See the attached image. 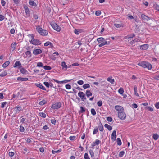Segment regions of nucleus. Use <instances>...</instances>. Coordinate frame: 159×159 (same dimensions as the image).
<instances>
[{"label":"nucleus","mask_w":159,"mask_h":159,"mask_svg":"<svg viewBox=\"0 0 159 159\" xmlns=\"http://www.w3.org/2000/svg\"><path fill=\"white\" fill-rule=\"evenodd\" d=\"M115 109L118 111L121 112L124 111L123 108L119 105L116 106L115 107Z\"/></svg>","instance_id":"nucleus-10"},{"label":"nucleus","mask_w":159,"mask_h":159,"mask_svg":"<svg viewBox=\"0 0 159 159\" xmlns=\"http://www.w3.org/2000/svg\"><path fill=\"white\" fill-rule=\"evenodd\" d=\"M20 71L23 74H26L28 71L24 68H20Z\"/></svg>","instance_id":"nucleus-20"},{"label":"nucleus","mask_w":159,"mask_h":159,"mask_svg":"<svg viewBox=\"0 0 159 159\" xmlns=\"http://www.w3.org/2000/svg\"><path fill=\"white\" fill-rule=\"evenodd\" d=\"M10 62L9 61H6L4 64L2 65V66L4 68H6L9 64Z\"/></svg>","instance_id":"nucleus-31"},{"label":"nucleus","mask_w":159,"mask_h":159,"mask_svg":"<svg viewBox=\"0 0 159 159\" xmlns=\"http://www.w3.org/2000/svg\"><path fill=\"white\" fill-rule=\"evenodd\" d=\"M98 127L99 130L100 131H102L104 129L101 123L98 124Z\"/></svg>","instance_id":"nucleus-30"},{"label":"nucleus","mask_w":159,"mask_h":159,"mask_svg":"<svg viewBox=\"0 0 159 159\" xmlns=\"http://www.w3.org/2000/svg\"><path fill=\"white\" fill-rule=\"evenodd\" d=\"M36 29L38 33L42 36H46L48 34V31L46 30L43 29L39 26H37Z\"/></svg>","instance_id":"nucleus-3"},{"label":"nucleus","mask_w":159,"mask_h":159,"mask_svg":"<svg viewBox=\"0 0 159 159\" xmlns=\"http://www.w3.org/2000/svg\"><path fill=\"white\" fill-rule=\"evenodd\" d=\"M15 109H16V112L20 111L22 110V107L20 106H17V107L15 108Z\"/></svg>","instance_id":"nucleus-36"},{"label":"nucleus","mask_w":159,"mask_h":159,"mask_svg":"<svg viewBox=\"0 0 159 159\" xmlns=\"http://www.w3.org/2000/svg\"><path fill=\"white\" fill-rule=\"evenodd\" d=\"M125 154V152L123 151H122L120 152L119 154V156L120 157H122Z\"/></svg>","instance_id":"nucleus-49"},{"label":"nucleus","mask_w":159,"mask_h":159,"mask_svg":"<svg viewBox=\"0 0 159 159\" xmlns=\"http://www.w3.org/2000/svg\"><path fill=\"white\" fill-rule=\"evenodd\" d=\"M110 44V42H109L108 43L106 40H104L102 43L99 45L98 46L99 47H101L107 44L109 45Z\"/></svg>","instance_id":"nucleus-19"},{"label":"nucleus","mask_w":159,"mask_h":159,"mask_svg":"<svg viewBox=\"0 0 159 159\" xmlns=\"http://www.w3.org/2000/svg\"><path fill=\"white\" fill-rule=\"evenodd\" d=\"M101 143V141L98 139H96L95 142H93L91 144V146L94 147L96 145H98Z\"/></svg>","instance_id":"nucleus-18"},{"label":"nucleus","mask_w":159,"mask_h":159,"mask_svg":"<svg viewBox=\"0 0 159 159\" xmlns=\"http://www.w3.org/2000/svg\"><path fill=\"white\" fill-rule=\"evenodd\" d=\"M77 83L80 85H82L84 84V82L83 80H80L77 81Z\"/></svg>","instance_id":"nucleus-56"},{"label":"nucleus","mask_w":159,"mask_h":159,"mask_svg":"<svg viewBox=\"0 0 159 159\" xmlns=\"http://www.w3.org/2000/svg\"><path fill=\"white\" fill-rule=\"evenodd\" d=\"M85 94L88 98L90 96H91L92 95V94L90 91L88 90L86 91Z\"/></svg>","instance_id":"nucleus-24"},{"label":"nucleus","mask_w":159,"mask_h":159,"mask_svg":"<svg viewBox=\"0 0 159 159\" xmlns=\"http://www.w3.org/2000/svg\"><path fill=\"white\" fill-rule=\"evenodd\" d=\"M25 54L26 55V56L25 57V55L24 56V57L25 58L27 56L28 57H31V53L30 51H27L25 52Z\"/></svg>","instance_id":"nucleus-26"},{"label":"nucleus","mask_w":159,"mask_h":159,"mask_svg":"<svg viewBox=\"0 0 159 159\" xmlns=\"http://www.w3.org/2000/svg\"><path fill=\"white\" fill-rule=\"evenodd\" d=\"M61 151V149H59L56 151H54L52 150V154H54L60 152Z\"/></svg>","instance_id":"nucleus-45"},{"label":"nucleus","mask_w":159,"mask_h":159,"mask_svg":"<svg viewBox=\"0 0 159 159\" xmlns=\"http://www.w3.org/2000/svg\"><path fill=\"white\" fill-rule=\"evenodd\" d=\"M46 103V102L45 100H42L41 101H40L39 103V104L40 105H43L45 104Z\"/></svg>","instance_id":"nucleus-51"},{"label":"nucleus","mask_w":159,"mask_h":159,"mask_svg":"<svg viewBox=\"0 0 159 159\" xmlns=\"http://www.w3.org/2000/svg\"><path fill=\"white\" fill-rule=\"evenodd\" d=\"M29 4L31 6H33L35 7H36L37 6L36 3L34 2L33 1V0H30Z\"/></svg>","instance_id":"nucleus-25"},{"label":"nucleus","mask_w":159,"mask_h":159,"mask_svg":"<svg viewBox=\"0 0 159 159\" xmlns=\"http://www.w3.org/2000/svg\"><path fill=\"white\" fill-rule=\"evenodd\" d=\"M89 152L90 153V154L91 155V157H94V154L93 152V150L90 149L89 150Z\"/></svg>","instance_id":"nucleus-41"},{"label":"nucleus","mask_w":159,"mask_h":159,"mask_svg":"<svg viewBox=\"0 0 159 159\" xmlns=\"http://www.w3.org/2000/svg\"><path fill=\"white\" fill-rule=\"evenodd\" d=\"M21 65V63L20 61H17L15 62L14 65L13 66V67H16L19 66V68H20L22 67Z\"/></svg>","instance_id":"nucleus-14"},{"label":"nucleus","mask_w":159,"mask_h":159,"mask_svg":"<svg viewBox=\"0 0 159 159\" xmlns=\"http://www.w3.org/2000/svg\"><path fill=\"white\" fill-rule=\"evenodd\" d=\"M155 107L157 109H159V102L156 103L155 104Z\"/></svg>","instance_id":"nucleus-64"},{"label":"nucleus","mask_w":159,"mask_h":159,"mask_svg":"<svg viewBox=\"0 0 159 159\" xmlns=\"http://www.w3.org/2000/svg\"><path fill=\"white\" fill-rule=\"evenodd\" d=\"M117 143L118 145H120L121 144V142L120 138H118L116 140Z\"/></svg>","instance_id":"nucleus-39"},{"label":"nucleus","mask_w":159,"mask_h":159,"mask_svg":"<svg viewBox=\"0 0 159 159\" xmlns=\"http://www.w3.org/2000/svg\"><path fill=\"white\" fill-rule=\"evenodd\" d=\"M42 52V51L41 49H35L33 50V53L34 55H38L41 53Z\"/></svg>","instance_id":"nucleus-12"},{"label":"nucleus","mask_w":159,"mask_h":159,"mask_svg":"<svg viewBox=\"0 0 159 159\" xmlns=\"http://www.w3.org/2000/svg\"><path fill=\"white\" fill-rule=\"evenodd\" d=\"M154 8L157 10L159 12V6L157 4H156L154 6Z\"/></svg>","instance_id":"nucleus-50"},{"label":"nucleus","mask_w":159,"mask_h":159,"mask_svg":"<svg viewBox=\"0 0 159 159\" xmlns=\"http://www.w3.org/2000/svg\"><path fill=\"white\" fill-rule=\"evenodd\" d=\"M159 138V135L157 134H153L152 135V138L155 140H157Z\"/></svg>","instance_id":"nucleus-28"},{"label":"nucleus","mask_w":159,"mask_h":159,"mask_svg":"<svg viewBox=\"0 0 159 159\" xmlns=\"http://www.w3.org/2000/svg\"><path fill=\"white\" fill-rule=\"evenodd\" d=\"M114 25L115 27H116V28H120L121 27V25L120 24L115 23L114 24Z\"/></svg>","instance_id":"nucleus-63"},{"label":"nucleus","mask_w":159,"mask_h":159,"mask_svg":"<svg viewBox=\"0 0 159 159\" xmlns=\"http://www.w3.org/2000/svg\"><path fill=\"white\" fill-rule=\"evenodd\" d=\"M137 87L136 86H135L134 87V94L137 96L139 97V94H138V93H137Z\"/></svg>","instance_id":"nucleus-32"},{"label":"nucleus","mask_w":159,"mask_h":159,"mask_svg":"<svg viewBox=\"0 0 159 159\" xmlns=\"http://www.w3.org/2000/svg\"><path fill=\"white\" fill-rule=\"evenodd\" d=\"M76 137L75 136H71L70 137L69 139L70 140L73 141V140H75Z\"/></svg>","instance_id":"nucleus-55"},{"label":"nucleus","mask_w":159,"mask_h":159,"mask_svg":"<svg viewBox=\"0 0 159 159\" xmlns=\"http://www.w3.org/2000/svg\"><path fill=\"white\" fill-rule=\"evenodd\" d=\"M44 69L47 70H50L51 69V67L48 66H43Z\"/></svg>","instance_id":"nucleus-40"},{"label":"nucleus","mask_w":159,"mask_h":159,"mask_svg":"<svg viewBox=\"0 0 159 159\" xmlns=\"http://www.w3.org/2000/svg\"><path fill=\"white\" fill-rule=\"evenodd\" d=\"M28 79V78H23L21 77H19L17 78V80L18 81L22 82L27 81Z\"/></svg>","instance_id":"nucleus-15"},{"label":"nucleus","mask_w":159,"mask_h":159,"mask_svg":"<svg viewBox=\"0 0 159 159\" xmlns=\"http://www.w3.org/2000/svg\"><path fill=\"white\" fill-rule=\"evenodd\" d=\"M78 95L81 98L82 101L85 102L86 99V98L85 94L83 92L81 91L79 92Z\"/></svg>","instance_id":"nucleus-5"},{"label":"nucleus","mask_w":159,"mask_h":159,"mask_svg":"<svg viewBox=\"0 0 159 159\" xmlns=\"http://www.w3.org/2000/svg\"><path fill=\"white\" fill-rule=\"evenodd\" d=\"M29 37H30L31 39V40L30 42L32 43L34 45H39L41 44V42L38 39H34L33 35L32 34H30L28 35Z\"/></svg>","instance_id":"nucleus-1"},{"label":"nucleus","mask_w":159,"mask_h":159,"mask_svg":"<svg viewBox=\"0 0 159 159\" xmlns=\"http://www.w3.org/2000/svg\"><path fill=\"white\" fill-rule=\"evenodd\" d=\"M97 104L98 106L100 107L102 106V101H99L98 102Z\"/></svg>","instance_id":"nucleus-57"},{"label":"nucleus","mask_w":159,"mask_h":159,"mask_svg":"<svg viewBox=\"0 0 159 159\" xmlns=\"http://www.w3.org/2000/svg\"><path fill=\"white\" fill-rule=\"evenodd\" d=\"M53 80L55 82L57 83L58 84H61L69 82L70 81L72 80V79L65 80L62 81H59L55 79H53Z\"/></svg>","instance_id":"nucleus-8"},{"label":"nucleus","mask_w":159,"mask_h":159,"mask_svg":"<svg viewBox=\"0 0 159 159\" xmlns=\"http://www.w3.org/2000/svg\"><path fill=\"white\" fill-rule=\"evenodd\" d=\"M20 131L21 132H24V131L25 129L24 127L20 126Z\"/></svg>","instance_id":"nucleus-52"},{"label":"nucleus","mask_w":159,"mask_h":159,"mask_svg":"<svg viewBox=\"0 0 159 159\" xmlns=\"http://www.w3.org/2000/svg\"><path fill=\"white\" fill-rule=\"evenodd\" d=\"M101 14V12L99 11H96L95 12V14L97 16H99Z\"/></svg>","instance_id":"nucleus-61"},{"label":"nucleus","mask_w":159,"mask_h":159,"mask_svg":"<svg viewBox=\"0 0 159 159\" xmlns=\"http://www.w3.org/2000/svg\"><path fill=\"white\" fill-rule=\"evenodd\" d=\"M7 74V72L5 71L4 72L1 73L0 74V76L2 77H3L6 75Z\"/></svg>","instance_id":"nucleus-35"},{"label":"nucleus","mask_w":159,"mask_h":159,"mask_svg":"<svg viewBox=\"0 0 159 159\" xmlns=\"http://www.w3.org/2000/svg\"><path fill=\"white\" fill-rule=\"evenodd\" d=\"M138 65L144 68H147L149 70L151 69L152 67V65L150 63L146 61H143L139 63H138Z\"/></svg>","instance_id":"nucleus-2"},{"label":"nucleus","mask_w":159,"mask_h":159,"mask_svg":"<svg viewBox=\"0 0 159 159\" xmlns=\"http://www.w3.org/2000/svg\"><path fill=\"white\" fill-rule=\"evenodd\" d=\"M135 35L134 34H131L129 36H126V38H128V39H130L131 38H133L134 37Z\"/></svg>","instance_id":"nucleus-48"},{"label":"nucleus","mask_w":159,"mask_h":159,"mask_svg":"<svg viewBox=\"0 0 159 159\" xmlns=\"http://www.w3.org/2000/svg\"><path fill=\"white\" fill-rule=\"evenodd\" d=\"M149 46L148 44H145L140 46V49L142 50H145L148 48Z\"/></svg>","instance_id":"nucleus-17"},{"label":"nucleus","mask_w":159,"mask_h":159,"mask_svg":"<svg viewBox=\"0 0 159 159\" xmlns=\"http://www.w3.org/2000/svg\"><path fill=\"white\" fill-rule=\"evenodd\" d=\"M104 126L105 127L107 128L110 131L112 129V127L111 126L108 125V124H105L104 125Z\"/></svg>","instance_id":"nucleus-29"},{"label":"nucleus","mask_w":159,"mask_h":159,"mask_svg":"<svg viewBox=\"0 0 159 159\" xmlns=\"http://www.w3.org/2000/svg\"><path fill=\"white\" fill-rule=\"evenodd\" d=\"M6 104L7 102H6L2 103L1 107L2 108H3Z\"/></svg>","instance_id":"nucleus-60"},{"label":"nucleus","mask_w":159,"mask_h":159,"mask_svg":"<svg viewBox=\"0 0 159 159\" xmlns=\"http://www.w3.org/2000/svg\"><path fill=\"white\" fill-rule=\"evenodd\" d=\"M107 120L109 122H111L112 121V118L111 117H108L107 118Z\"/></svg>","instance_id":"nucleus-58"},{"label":"nucleus","mask_w":159,"mask_h":159,"mask_svg":"<svg viewBox=\"0 0 159 159\" xmlns=\"http://www.w3.org/2000/svg\"><path fill=\"white\" fill-rule=\"evenodd\" d=\"M116 131L115 130H114L111 135V138L113 140L116 139Z\"/></svg>","instance_id":"nucleus-16"},{"label":"nucleus","mask_w":159,"mask_h":159,"mask_svg":"<svg viewBox=\"0 0 159 159\" xmlns=\"http://www.w3.org/2000/svg\"><path fill=\"white\" fill-rule=\"evenodd\" d=\"M65 87L67 89H70L71 88V86L69 84H67L66 85Z\"/></svg>","instance_id":"nucleus-59"},{"label":"nucleus","mask_w":159,"mask_h":159,"mask_svg":"<svg viewBox=\"0 0 159 159\" xmlns=\"http://www.w3.org/2000/svg\"><path fill=\"white\" fill-rule=\"evenodd\" d=\"M37 66L39 67H43V64L41 62H39L37 64Z\"/></svg>","instance_id":"nucleus-47"},{"label":"nucleus","mask_w":159,"mask_h":159,"mask_svg":"<svg viewBox=\"0 0 159 159\" xmlns=\"http://www.w3.org/2000/svg\"><path fill=\"white\" fill-rule=\"evenodd\" d=\"M4 17H5L2 15H0V21H2L4 20Z\"/></svg>","instance_id":"nucleus-62"},{"label":"nucleus","mask_w":159,"mask_h":159,"mask_svg":"<svg viewBox=\"0 0 159 159\" xmlns=\"http://www.w3.org/2000/svg\"><path fill=\"white\" fill-rule=\"evenodd\" d=\"M24 8L26 15L28 16H30V11L29 10L28 7L27 6H25L24 7Z\"/></svg>","instance_id":"nucleus-13"},{"label":"nucleus","mask_w":159,"mask_h":159,"mask_svg":"<svg viewBox=\"0 0 159 159\" xmlns=\"http://www.w3.org/2000/svg\"><path fill=\"white\" fill-rule=\"evenodd\" d=\"M141 19L143 21H149L150 19L148 16L145 15L144 14H142L141 15Z\"/></svg>","instance_id":"nucleus-9"},{"label":"nucleus","mask_w":159,"mask_h":159,"mask_svg":"<svg viewBox=\"0 0 159 159\" xmlns=\"http://www.w3.org/2000/svg\"><path fill=\"white\" fill-rule=\"evenodd\" d=\"M98 127H96L95 128L93 132V134L94 135L97 133L98 132Z\"/></svg>","instance_id":"nucleus-38"},{"label":"nucleus","mask_w":159,"mask_h":159,"mask_svg":"<svg viewBox=\"0 0 159 159\" xmlns=\"http://www.w3.org/2000/svg\"><path fill=\"white\" fill-rule=\"evenodd\" d=\"M118 92L121 94H123L124 91L123 89L122 88H120L118 90Z\"/></svg>","instance_id":"nucleus-43"},{"label":"nucleus","mask_w":159,"mask_h":159,"mask_svg":"<svg viewBox=\"0 0 159 159\" xmlns=\"http://www.w3.org/2000/svg\"><path fill=\"white\" fill-rule=\"evenodd\" d=\"M39 114L40 115V116L43 118H45L46 117V114L43 112L39 113Z\"/></svg>","instance_id":"nucleus-44"},{"label":"nucleus","mask_w":159,"mask_h":159,"mask_svg":"<svg viewBox=\"0 0 159 159\" xmlns=\"http://www.w3.org/2000/svg\"><path fill=\"white\" fill-rule=\"evenodd\" d=\"M61 104L60 102H57L52 104V108L54 109H58L61 107Z\"/></svg>","instance_id":"nucleus-6"},{"label":"nucleus","mask_w":159,"mask_h":159,"mask_svg":"<svg viewBox=\"0 0 159 159\" xmlns=\"http://www.w3.org/2000/svg\"><path fill=\"white\" fill-rule=\"evenodd\" d=\"M84 159H90L88 154L86 153H85L84 154Z\"/></svg>","instance_id":"nucleus-54"},{"label":"nucleus","mask_w":159,"mask_h":159,"mask_svg":"<svg viewBox=\"0 0 159 159\" xmlns=\"http://www.w3.org/2000/svg\"><path fill=\"white\" fill-rule=\"evenodd\" d=\"M48 88H49L50 86V84L48 82H44L43 83Z\"/></svg>","instance_id":"nucleus-53"},{"label":"nucleus","mask_w":159,"mask_h":159,"mask_svg":"<svg viewBox=\"0 0 159 159\" xmlns=\"http://www.w3.org/2000/svg\"><path fill=\"white\" fill-rule=\"evenodd\" d=\"M107 81L109 82L112 84H114L115 82V80L114 79H112V77L111 76L109 77L107 79Z\"/></svg>","instance_id":"nucleus-22"},{"label":"nucleus","mask_w":159,"mask_h":159,"mask_svg":"<svg viewBox=\"0 0 159 159\" xmlns=\"http://www.w3.org/2000/svg\"><path fill=\"white\" fill-rule=\"evenodd\" d=\"M52 27L57 32L60 31L61 28L56 23H53L51 24Z\"/></svg>","instance_id":"nucleus-7"},{"label":"nucleus","mask_w":159,"mask_h":159,"mask_svg":"<svg viewBox=\"0 0 159 159\" xmlns=\"http://www.w3.org/2000/svg\"><path fill=\"white\" fill-rule=\"evenodd\" d=\"M61 66L62 67V69H64V70H66L67 68V66L66 64V63L65 62H62L61 63Z\"/></svg>","instance_id":"nucleus-21"},{"label":"nucleus","mask_w":159,"mask_h":159,"mask_svg":"<svg viewBox=\"0 0 159 159\" xmlns=\"http://www.w3.org/2000/svg\"><path fill=\"white\" fill-rule=\"evenodd\" d=\"M90 87V85L89 84H86L83 86V87L84 88V89H86L87 88H89Z\"/></svg>","instance_id":"nucleus-42"},{"label":"nucleus","mask_w":159,"mask_h":159,"mask_svg":"<svg viewBox=\"0 0 159 159\" xmlns=\"http://www.w3.org/2000/svg\"><path fill=\"white\" fill-rule=\"evenodd\" d=\"M83 31V30L81 29H75L74 31L75 33L78 35L79 34V33H81Z\"/></svg>","instance_id":"nucleus-23"},{"label":"nucleus","mask_w":159,"mask_h":159,"mask_svg":"<svg viewBox=\"0 0 159 159\" xmlns=\"http://www.w3.org/2000/svg\"><path fill=\"white\" fill-rule=\"evenodd\" d=\"M104 38L102 37H100L97 39V40L99 43H102L104 40Z\"/></svg>","instance_id":"nucleus-37"},{"label":"nucleus","mask_w":159,"mask_h":159,"mask_svg":"<svg viewBox=\"0 0 159 159\" xmlns=\"http://www.w3.org/2000/svg\"><path fill=\"white\" fill-rule=\"evenodd\" d=\"M118 115L119 118L122 120H125L126 118V114L123 111L118 112Z\"/></svg>","instance_id":"nucleus-4"},{"label":"nucleus","mask_w":159,"mask_h":159,"mask_svg":"<svg viewBox=\"0 0 159 159\" xmlns=\"http://www.w3.org/2000/svg\"><path fill=\"white\" fill-rule=\"evenodd\" d=\"M86 109L82 106L80 107V110L79 111V113H83L85 111Z\"/></svg>","instance_id":"nucleus-33"},{"label":"nucleus","mask_w":159,"mask_h":159,"mask_svg":"<svg viewBox=\"0 0 159 159\" xmlns=\"http://www.w3.org/2000/svg\"><path fill=\"white\" fill-rule=\"evenodd\" d=\"M11 49L12 51L14 50L16 48V42L13 43H12L11 45Z\"/></svg>","instance_id":"nucleus-27"},{"label":"nucleus","mask_w":159,"mask_h":159,"mask_svg":"<svg viewBox=\"0 0 159 159\" xmlns=\"http://www.w3.org/2000/svg\"><path fill=\"white\" fill-rule=\"evenodd\" d=\"M91 112L92 115H95L96 114V112L94 108H92L91 110Z\"/></svg>","instance_id":"nucleus-46"},{"label":"nucleus","mask_w":159,"mask_h":159,"mask_svg":"<svg viewBox=\"0 0 159 159\" xmlns=\"http://www.w3.org/2000/svg\"><path fill=\"white\" fill-rule=\"evenodd\" d=\"M145 109L149 111H153V109L152 107H145Z\"/></svg>","instance_id":"nucleus-34"},{"label":"nucleus","mask_w":159,"mask_h":159,"mask_svg":"<svg viewBox=\"0 0 159 159\" xmlns=\"http://www.w3.org/2000/svg\"><path fill=\"white\" fill-rule=\"evenodd\" d=\"M35 85L39 88L44 90H46L45 87L43 86L40 83L35 84Z\"/></svg>","instance_id":"nucleus-11"}]
</instances>
